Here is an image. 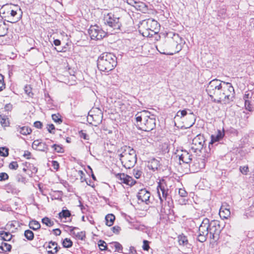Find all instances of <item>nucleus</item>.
<instances>
[{
	"label": "nucleus",
	"mask_w": 254,
	"mask_h": 254,
	"mask_svg": "<svg viewBox=\"0 0 254 254\" xmlns=\"http://www.w3.org/2000/svg\"><path fill=\"white\" fill-rule=\"evenodd\" d=\"M22 11L18 5L6 4L0 9V14L5 21L12 23L19 21L22 17Z\"/></svg>",
	"instance_id": "obj_1"
},
{
	"label": "nucleus",
	"mask_w": 254,
	"mask_h": 254,
	"mask_svg": "<svg viewBox=\"0 0 254 254\" xmlns=\"http://www.w3.org/2000/svg\"><path fill=\"white\" fill-rule=\"evenodd\" d=\"M97 64L100 71L109 72L117 66V58L113 53H103L99 56Z\"/></svg>",
	"instance_id": "obj_2"
},
{
	"label": "nucleus",
	"mask_w": 254,
	"mask_h": 254,
	"mask_svg": "<svg viewBox=\"0 0 254 254\" xmlns=\"http://www.w3.org/2000/svg\"><path fill=\"white\" fill-rule=\"evenodd\" d=\"M122 164L126 168H130L136 162L137 157L135 150L130 146H124L117 150Z\"/></svg>",
	"instance_id": "obj_3"
},
{
	"label": "nucleus",
	"mask_w": 254,
	"mask_h": 254,
	"mask_svg": "<svg viewBox=\"0 0 254 254\" xmlns=\"http://www.w3.org/2000/svg\"><path fill=\"white\" fill-rule=\"evenodd\" d=\"M222 228L220 225V221L213 220L210 222L209 221V238L214 242L219 239V234Z\"/></svg>",
	"instance_id": "obj_4"
},
{
	"label": "nucleus",
	"mask_w": 254,
	"mask_h": 254,
	"mask_svg": "<svg viewBox=\"0 0 254 254\" xmlns=\"http://www.w3.org/2000/svg\"><path fill=\"white\" fill-rule=\"evenodd\" d=\"M162 161V157L158 158H152L147 163V167L156 173H162L164 171L169 172V170L166 168V166H163L160 163V161Z\"/></svg>",
	"instance_id": "obj_5"
},
{
	"label": "nucleus",
	"mask_w": 254,
	"mask_h": 254,
	"mask_svg": "<svg viewBox=\"0 0 254 254\" xmlns=\"http://www.w3.org/2000/svg\"><path fill=\"white\" fill-rule=\"evenodd\" d=\"M104 20L106 25L114 30H120L122 26V24L120 22V18L112 13H108L107 15H105Z\"/></svg>",
	"instance_id": "obj_6"
},
{
	"label": "nucleus",
	"mask_w": 254,
	"mask_h": 254,
	"mask_svg": "<svg viewBox=\"0 0 254 254\" xmlns=\"http://www.w3.org/2000/svg\"><path fill=\"white\" fill-rule=\"evenodd\" d=\"M198 235L197 240L203 243L207 239V237L209 234V219L205 218L203 219L198 229Z\"/></svg>",
	"instance_id": "obj_7"
},
{
	"label": "nucleus",
	"mask_w": 254,
	"mask_h": 254,
	"mask_svg": "<svg viewBox=\"0 0 254 254\" xmlns=\"http://www.w3.org/2000/svg\"><path fill=\"white\" fill-rule=\"evenodd\" d=\"M166 179H163L159 181L157 188V194L159 198L160 204H162L164 200L169 199L170 198L168 197V189L166 188Z\"/></svg>",
	"instance_id": "obj_8"
},
{
	"label": "nucleus",
	"mask_w": 254,
	"mask_h": 254,
	"mask_svg": "<svg viewBox=\"0 0 254 254\" xmlns=\"http://www.w3.org/2000/svg\"><path fill=\"white\" fill-rule=\"evenodd\" d=\"M88 33L92 40H99L104 38L107 33L98 25H91L88 29Z\"/></svg>",
	"instance_id": "obj_9"
},
{
	"label": "nucleus",
	"mask_w": 254,
	"mask_h": 254,
	"mask_svg": "<svg viewBox=\"0 0 254 254\" xmlns=\"http://www.w3.org/2000/svg\"><path fill=\"white\" fill-rule=\"evenodd\" d=\"M205 142V138L203 135L200 134L196 135L193 139L190 147V150L197 154L201 152Z\"/></svg>",
	"instance_id": "obj_10"
},
{
	"label": "nucleus",
	"mask_w": 254,
	"mask_h": 254,
	"mask_svg": "<svg viewBox=\"0 0 254 254\" xmlns=\"http://www.w3.org/2000/svg\"><path fill=\"white\" fill-rule=\"evenodd\" d=\"M222 83L220 80L214 79L210 81L207 86L206 91L211 99L213 98V94L217 90L222 89Z\"/></svg>",
	"instance_id": "obj_11"
},
{
	"label": "nucleus",
	"mask_w": 254,
	"mask_h": 254,
	"mask_svg": "<svg viewBox=\"0 0 254 254\" xmlns=\"http://www.w3.org/2000/svg\"><path fill=\"white\" fill-rule=\"evenodd\" d=\"M156 127V119L154 115H148V117L145 118L143 122L142 127L141 129L145 131H150Z\"/></svg>",
	"instance_id": "obj_12"
},
{
	"label": "nucleus",
	"mask_w": 254,
	"mask_h": 254,
	"mask_svg": "<svg viewBox=\"0 0 254 254\" xmlns=\"http://www.w3.org/2000/svg\"><path fill=\"white\" fill-rule=\"evenodd\" d=\"M170 144L167 142L162 143L160 146L159 155L161 156L162 159L163 158L165 160L169 161L171 158L170 151Z\"/></svg>",
	"instance_id": "obj_13"
},
{
	"label": "nucleus",
	"mask_w": 254,
	"mask_h": 254,
	"mask_svg": "<svg viewBox=\"0 0 254 254\" xmlns=\"http://www.w3.org/2000/svg\"><path fill=\"white\" fill-rule=\"evenodd\" d=\"M182 153L178 154L180 164H181V161L183 163L188 164L192 160V155L186 150H182Z\"/></svg>",
	"instance_id": "obj_14"
},
{
	"label": "nucleus",
	"mask_w": 254,
	"mask_h": 254,
	"mask_svg": "<svg viewBox=\"0 0 254 254\" xmlns=\"http://www.w3.org/2000/svg\"><path fill=\"white\" fill-rule=\"evenodd\" d=\"M150 196V192L146 189L140 190L137 195L138 199L141 202H144L146 204H148L149 202Z\"/></svg>",
	"instance_id": "obj_15"
},
{
	"label": "nucleus",
	"mask_w": 254,
	"mask_h": 254,
	"mask_svg": "<svg viewBox=\"0 0 254 254\" xmlns=\"http://www.w3.org/2000/svg\"><path fill=\"white\" fill-rule=\"evenodd\" d=\"M230 206L227 203H223L220 208V216L224 219H226L230 216Z\"/></svg>",
	"instance_id": "obj_16"
},
{
	"label": "nucleus",
	"mask_w": 254,
	"mask_h": 254,
	"mask_svg": "<svg viewBox=\"0 0 254 254\" xmlns=\"http://www.w3.org/2000/svg\"><path fill=\"white\" fill-rule=\"evenodd\" d=\"M119 180L121 184H124L128 186H132L135 183V181L130 176H116Z\"/></svg>",
	"instance_id": "obj_17"
},
{
	"label": "nucleus",
	"mask_w": 254,
	"mask_h": 254,
	"mask_svg": "<svg viewBox=\"0 0 254 254\" xmlns=\"http://www.w3.org/2000/svg\"><path fill=\"white\" fill-rule=\"evenodd\" d=\"M225 133L224 129L221 131L220 129L217 130L216 134H212L211 136V141L209 142V147H210V144H212L213 143L219 141L221 140L224 136Z\"/></svg>",
	"instance_id": "obj_18"
},
{
	"label": "nucleus",
	"mask_w": 254,
	"mask_h": 254,
	"mask_svg": "<svg viewBox=\"0 0 254 254\" xmlns=\"http://www.w3.org/2000/svg\"><path fill=\"white\" fill-rule=\"evenodd\" d=\"M150 114V113L148 111H142L140 112H138L135 115V119L136 121V123L137 125H139L138 123H140V125H143V123H142V121L144 122V120H145V118L148 117V115Z\"/></svg>",
	"instance_id": "obj_19"
},
{
	"label": "nucleus",
	"mask_w": 254,
	"mask_h": 254,
	"mask_svg": "<svg viewBox=\"0 0 254 254\" xmlns=\"http://www.w3.org/2000/svg\"><path fill=\"white\" fill-rule=\"evenodd\" d=\"M70 230L71 234L75 236L78 239L83 240L85 238V233L83 231L76 232L75 230H78V228L74 227H70Z\"/></svg>",
	"instance_id": "obj_20"
},
{
	"label": "nucleus",
	"mask_w": 254,
	"mask_h": 254,
	"mask_svg": "<svg viewBox=\"0 0 254 254\" xmlns=\"http://www.w3.org/2000/svg\"><path fill=\"white\" fill-rule=\"evenodd\" d=\"M16 129L17 131H19L21 134L26 135L30 134L32 132V129L28 127H21L20 126H16Z\"/></svg>",
	"instance_id": "obj_21"
},
{
	"label": "nucleus",
	"mask_w": 254,
	"mask_h": 254,
	"mask_svg": "<svg viewBox=\"0 0 254 254\" xmlns=\"http://www.w3.org/2000/svg\"><path fill=\"white\" fill-rule=\"evenodd\" d=\"M228 17L226 12V9L224 8L220 9L217 12V17L218 19H225Z\"/></svg>",
	"instance_id": "obj_22"
},
{
	"label": "nucleus",
	"mask_w": 254,
	"mask_h": 254,
	"mask_svg": "<svg viewBox=\"0 0 254 254\" xmlns=\"http://www.w3.org/2000/svg\"><path fill=\"white\" fill-rule=\"evenodd\" d=\"M222 83H223V84L225 85L224 86H223L224 89L225 90H227L228 92L230 93V94L235 95V91L234 88L233 87L231 83L229 82H226L225 81H222Z\"/></svg>",
	"instance_id": "obj_23"
},
{
	"label": "nucleus",
	"mask_w": 254,
	"mask_h": 254,
	"mask_svg": "<svg viewBox=\"0 0 254 254\" xmlns=\"http://www.w3.org/2000/svg\"><path fill=\"white\" fill-rule=\"evenodd\" d=\"M0 124L3 127L9 126V119L6 115H0Z\"/></svg>",
	"instance_id": "obj_24"
},
{
	"label": "nucleus",
	"mask_w": 254,
	"mask_h": 254,
	"mask_svg": "<svg viewBox=\"0 0 254 254\" xmlns=\"http://www.w3.org/2000/svg\"><path fill=\"white\" fill-rule=\"evenodd\" d=\"M115 219V216L112 214H109L105 217L106 224L108 226L113 225Z\"/></svg>",
	"instance_id": "obj_25"
},
{
	"label": "nucleus",
	"mask_w": 254,
	"mask_h": 254,
	"mask_svg": "<svg viewBox=\"0 0 254 254\" xmlns=\"http://www.w3.org/2000/svg\"><path fill=\"white\" fill-rule=\"evenodd\" d=\"M85 176H81V182H83L84 181H85L87 185L91 186L92 188H94L95 186V184L94 182L91 180L90 176H88L89 178H85Z\"/></svg>",
	"instance_id": "obj_26"
},
{
	"label": "nucleus",
	"mask_w": 254,
	"mask_h": 254,
	"mask_svg": "<svg viewBox=\"0 0 254 254\" xmlns=\"http://www.w3.org/2000/svg\"><path fill=\"white\" fill-rule=\"evenodd\" d=\"M5 22L0 19V37L5 36L8 31V28L4 27Z\"/></svg>",
	"instance_id": "obj_27"
},
{
	"label": "nucleus",
	"mask_w": 254,
	"mask_h": 254,
	"mask_svg": "<svg viewBox=\"0 0 254 254\" xmlns=\"http://www.w3.org/2000/svg\"><path fill=\"white\" fill-rule=\"evenodd\" d=\"M1 239L5 241H9L12 238V235L8 232L1 231L0 232Z\"/></svg>",
	"instance_id": "obj_28"
},
{
	"label": "nucleus",
	"mask_w": 254,
	"mask_h": 254,
	"mask_svg": "<svg viewBox=\"0 0 254 254\" xmlns=\"http://www.w3.org/2000/svg\"><path fill=\"white\" fill-rule=\"evenodd\" d=\"M134 3L136 4L135 6L136 8L140 11H143L148 10V6L143 2H137L136 1H133Z\"/></svg>",
	"instance_id": "obj_29"
},
{
	"label": "nucleus",
	"mask_w": 254,
	"mask_h": 254,
	"mask_svg": "<svg viewBox=\"0 0 254 254\" xmlns=\"http://www.w3.org/2000/svg\"><path fill=\"white\" fill-rule=\"evenodd\" d=\"M156 34V32L149 28H147L144 31L142 32V35L145 37H152Z\"/></svg>",
	"instance_id": "obj_30"
},
{
	"label": "nucleus",
	"mask_w": 254,
	"mask_h": 254,
	"mask_svg": "<svg viewBox=\"0 0 254 254\" xmlns=\"http://www.w3.org/2000/svg\"><path fill=\"white\" fill-rule=\"evenodd\" d=\"M29 227L34 230H37L40 228V224L36 220H32L30 221L29 224Z\"/></svg>",
	"instance_id": "obj_31"
},
{
	"label": "nucleus",
	"mask_w": 254,
	"mask_h": 254,
	"mask_svg": "<svg viewBox=\"0 0 254 254\" xmlns=\"http://www.w3.org/2000/svg\"><path fill=\"white\" fill-rule=\"evenodd\" d=\"M178 242L180 245L186 246L188 244L187 237L184 235H180L178 237Z\"/></svg>",
	"instance_id": "obj_32"
},
{
	"label": "nucleus",
	"mask_w": 254,
	"mask_h": 254,
	"mask_svg": "<svg viewBox=\"0 0 254 254\" xmlns=\"http://www.w3.org/2000/svg\"><path fill=\"white\" fill-rule=\"evenodd\" d=\"M62 245L64 248H69L72 246L73 243L70 239L65 238L63 240Z\"/></svg>",
	"instance_id": "obj_33"
},
{
	"label": "nucleus",
	"mask_w": 254,
	"mask_h": 254,
	"mask_svg": "<svg viewBox=\"0 0 254 254\" xmlns=\"http://www.w3.org/2000/svg\"><path fill=\"white\" fill-rule=\"evenodd\" d=\"M43 224H45L47 226L52 227L54 225V222L48 217H45L42 219Z\"/></svg>",
	"instance_id": "obj_34"
},
{
	"label": "nucleus",
	"mask_w": 254,
	"mask_h": 254,
	"mask_svg": "<svg viewBox=\"0 0 254 254\" xmlns=\"http://www.w3.org/2000/svg\"><path fill=\"white\" fill-rule=\"evenodd\" d=\"M52 120L56 123L60 124L63 122V119L61 118V116L59 114H53L52 115Z\"/></svg>",
	"instance_id": "obj_35"
},
{
	"label": "nucleus",
	"mask_w": 254,
	"mask_h": 254,
	"mask_svg": "<svg viewBox=\"0 0 254 254\" xmlns=\"http://www.w3.org/2000/svg\"><path fill=\"white\" fill-rule=\"evenodd\" d=\"M59 217L62 218H67L69 217L71 215V213L68 210H63L61 212L59 213Z\"/></svg>",
	"instance_id": "obj_36"
},
{
	"label": "nucleus",
	"mask_w": 254,
	"mask_h": 254,
	"mask_svg": "<svg viewBox=\"0 0 254 254\" xmlns=\"http://www.w3.org/2000/svg\"><path fill=\"white\" fill-rule=\"evenodd\" d=\"M223 97H224V103L226 104L228 103L230 101L233 100V99L235 98V95L227 94V93L226 92V94L224 95Z\"/></svg>",
	"instance_id": "obj_37"
},
{
	"label": "nucleus",
	"mask_w": 254,
	"mask_h": 254,
	"mask_svg": "<svg viewBox=\"0 0 254 254\" xmlns=\"http://www.w3.org/2000/svg\"><path fill=\"white\" fill-rule=\"evenodd\" d=\"M24 236L26 239L29 241H31L34 239V233L30 230L25 231Z\"/></svg>",
	"instance_id": "obj_38"
},
{
	"label": "nucleus",
	"mask_w": 254,
	"mask_h": 254,
	"mask_svg": "<svg viewBox=\"0 0 254 254\" xmlns=\"http://www.w3.org/2000/svg\"><path fill=\"white\" fill-rule=\"evenodd\" d=\"M110 245H114L115 248V251L118 252H120L123 250V247L119 242H113L109 244Z\"/></svg>",
	"instance_id": "obj_39"
},
{
	"label": "nucleus",
	"mask_w": 254,
	"mask_h": 254,
	"mask_svg": "<svg viewBox=\"0 0 254 254\" xmlns=\"http://www.w3.org/2000/svg\"><path fill=\"white\" fill-rule=\"evenodd\" d=\"M9 154V149L6 147H0V155L3 157H6Z\"/></svg>",
	"instance_id": "obj_40"
},
{
	"label": "nucleus",
	"mask_w": 254,
	"mask_h": 254,
	"mask_svg": "<svg viewBox=\"0 0 254 254\" xmlns=\"http://www.w3.org/2000/svg\"><path fill=\"white\" fill-rule=\"evenodd\" d=\"M225 94H226V90L224 89L223 86H222V89H219L215 92L213 94V96H215L216 97H222V98H223Z\"/></svg>",
	"instance_id": "obj_41"
},
{
	"label": "nucleus",
	"mask_w": 254,
	"mask_h": 254,
	"mask_svg": "<svg viewBox=\"0 0 254 254\" xmlns=\"http://www.w3.org/2000/svg\"><path fill=\"white\" fill-rule=\"evenodd\" d=\"M38 150L47 152L49 150L48 144L45 142H42V143L40 144V146L38 147Z\"/></svg>",
	"instance_id": "obj_42"
},
{
	"label": "nucleus",
	"mask_w": 254,
	"mask_h": 254,
	"mask_svg": "<svg viewBox=\"0 0 254 254\" xmlns=\"http://www.w3.org/2000/svg\"><path fill=\"white\" fill-rule=\"evenodd\" d=\"M52 147L54 149V150L58 153L64 152V148L61 145L54 144L52 146Z\"/></svg>",
	"instance_id": "obj_43"
},
{
	"label": "nucleus",
	"mask_w": 254,
	"mask_h": 254,
	"mask_svg": "<svg viewBox=\"0 0 254 254\" xmlns=\"http://www.w3.org/2000/svg\"><path fill=\"white\" fill-rule=\"evenodd\" d=\"M98 246L99 247L101 251H104L107 250V247L106 246V243L105 241L103 240H100L98 242Z\"/></svg>",
	"instance_id": "obj_44"
},
{
	"label": "nucleus",
	"mask_w": 254,
	"mask_h": 254,
	"mask_svg": "<svg viewBox=\"0 0 254 254\" xmlns=\"http://www.w3.org/2000/svg\"><path fill=\"white\" fill-rule=\"evenodd\" d=\"M24 91L26 94L30 97H32L33 93L32 92V88L30 86L26 85L24 88Z\"/></svg>",
	"instance_id": "obj_45"
},
{
	"label": "nucleus",
	"mask_w": 254,
	"mask_h": 254,
	"mask_svg": "<svg viewBox=\"0 0 254 254\" xmlns=\"http://www.w3.org/2000/svg\"><path fill=\"white\" fill-rule=\"evenodd\" d=\"M29 168L27 169H26L25 168H23V170L24 171H29L30 170L31 172V174H35L37 172V171H38V169L34 167L33 165H29Z\"/></svg>",
	"instance_id": "obj_46"
},
{
	"label": "nucleus",
	"mask_w": 254,
	"mask_h": 254,
	"mask_svg": "<svg viewBox=\"0 0 254 254\" xmlns=\"http://www.w3.org/2000/svg\"><path fill=\"white\" fill-rule=\"evenodd\" d=\"M78 134L80 138H82L85 140H89V135L86 133H85L83 130H81L79 131Z\"/></svg>",
	"instance_id": "obj_47"
},
{
	"label": "nucleus",
	"mask_w": 254,
	"mask_h": 254,
	"mask_svg": "<svg viewBox=\"0 0 254 254\" xmlns=\"http://www.w3.org/2000/svg\"><path fill=\"white\" fill-rule=\"evenodd\" d=\"M245 107L246 110L247 111L249 112H252L253 111L252 105L251 104V101L250 100H246L245 101Z\"/></svg>",
	"instance_id": "obj_48"
},
{
	"label": "nucleus",
	"mask_w": 254,
	"mask_h": 254,
	"mask_svg": "<svg viewBox=\"0 0 254 254\" xmlns=\"http://www.w3.org/2000/svg\"><path fill=\"white\" fill-rule=\"evenodd\" d=\"M4 88V76L1 74H0V91L3 90Z\"/></svg>",
	"instance_id": "obj_49"
},
{
	"label": "nucleus",
	"mask_w": 254,
	"mask_h": 254,
	"mask_svg": "<svg viewBox=\"0 0 254 254\" xmlns=\"http://www.w3.org/2000/svg\"><path fill=\"white\" fill-rule=\"evenodd\" d=\"M239 170L243 175H247V173L249 172V167L247 165L244 166H240Z\"/></svg>",
	"instance_id": "obj_50"
},
{
	"label": "nucleus",
	"mask_w": 254,
	"mask_h": 254,
	"mask_svg": "<svg viewBox=\"0 0 254 254\" xmlns=\"http://www.w3.org/2000/svg\"><path fill=\"white\" fill-rule=\"evenodd\" d=\"M47 129L49 133L52 134H55L54 130L55 129V126L51 124L47 125Z\"/></svg>",
	"instance_id": "obj_51"
},
{
	"label": "nucleus",
	"mask_w": 254,
	"mask_h": 254,
	"mask_svg": "<svg viewBox=\"0 0 254 254\" xmlns=\"http://www.w3.org/2000/svg\"><path fill=\"white\" fill-rule=\"evenodd\" d=\"M142 249L144 251H148L150 248L149 246V242L147 240H143Z\"/></svg>",
	"instance_id": "obj_52"
},
{
	"label": "nucleus",
	"mask_w": 254,
	"mask_h": 254,
	"mask_svg": "<svg viewBox=\"0 0 254 254\" xmlns=\"http://www.w3.org/2000/svg\"><path fill=\"white\" fill-rule=\"evenodd\" d=\"M187 115V111L186 110H180L177 112V116L180 117L181 118Z\"/></svg>",
	"instance_id": "obj_53"
},
{
	"label": "nucleus",
	"mask_w": 254,
	"mask_h": 254,
	"mask_svg": "<svg viewBox=\"0 0 254 254\" xmlns=\"http://www.w3.org/2000/svg\"><path fill=\"white\" fill-rule=\"evenodd\" d=\"M2 245H3L4 249H3V251L4 252H9L11 251V246L10 245L6 243H2Z\"/></svg>",
	"instance_id": "obj_54"
},
{
	"label": "nucleus",
	"mask_w": 254,
	"mask_h": 254,
	"mask_svg": "<svg viewBox=\"0 0 254 254\" xmlns=\"http://www.w3.org/2000/svg\"><path fill=\"white\" fill-rule=\"evenodd\" d=\"M42 142H40L39 140H34L32 144V147L35 149H37L38 147L40 146V144L42 143Z\"/></svg>",
	"instance_id": "obj_55"
},
{
	"label": "nucleus",
	"mask_w": 254,
	"mask_h": 254,
	"mask_svg": "<svg viewBox=\"0 0 254 254\" xmlns=\"http://www.w3.org/2000/svg\"><path fill=\"white\" fill-rule=\"evenodd\" d=\"M18 167V164L17 162L13 161L9 165V168L10 169L16 170Z\"/></svg>",
	"instance_id": "obj_56"
},
{
	"label": "nucleus",
	"mask_w": 254,
	"mask_h": 254,
	"mask_svg": "<svg viewBox=\"0 0 254 254\" xmlns=\"http://www.w3.org/2000/svg\"><path fill=\"white\" fill-rule=\"evenodd\" d=\"M34 126L37 128L41 129L43 127V124L40 121H36L34 123Z\"/></svg>",
	"instance_id": "obj_57"
},
{
	"label": "nucleus",
	"mask_w": 254,
	"mask_h": 254,
	"mask_svg": "<svg viewBox=\"0 0 254 254\" xmlns=\"http://www.w3.org/2000/svg\"><path fill=\"white\" fill-rule=\"evenodd\" d=\"M179 194L181 197H185L187 195V192L184 189H180L179 190Z\"/></svg>",
	"instance_id": "obj_58"
},
{
	"label": "nucleus",
	"mask_w": 254,
	"mask_h": 254,
	"mask_svg": "<svg viewBox=\"0 0 254 254\" xmlns=\"http://www.w3.org/2000/svg\"><path fill=\"white\" fill-rule=\"evenodd\" d=\"M85 171L88 175H94L92 169L89 166H87V168H85Z\"/></svg>",
	"instance_id": "obj_59"
},
{
	"label": "nucleus",
	"mask_w": 254,
	"mask_h": 254,
	"mask_svg": "<svg viewBox=\"0 0 254 254\" xmlns=\"http://www.w3.org/2000/svg\"><path fill=\"white\" fill-rule=\"evenodd\" d=\"M112 229L113 233L117 234H119L121 230V228L118 226H114Z\"/></svg>",
	"instance_id": "obj_60"
},
{
	"label": "nucleus",
	"mask_w": 254,
	"mask_h": 254,
	"mask_svg": "<svg viewBox=\"0 0 254 254\" xmlns=\"http://www.w3.org/2000/svg\"><path fill=\"white\" fill-rule=\"evenodd\" d=\"M252 94L246 92L243 96V99L245 100V101H246V100H249V99L252 98Z\"/></svg>",
	"instance_id": "obj_61"
},
{
	"label": "nucleus",
	"mask_w": 254,
	"mask_h": 254,
	"mask_svg": "<svg viewBox=\"0 0 254 254\" xmlns=\"http://www.w3.org/2000/svg\"><path fill=\"white\" fill-rule=\"evenodd\" d=\"M52 165L54 168V169L58 170V169L59 167V164L58 162L57 161H52Z\"/></svg>",
	"instance_id": "obj_62"
},
{
	"label": "nucleus",
	"mask_w": 254,
	"mask_h": 254,
	"mask_svg": "<svg viewBox=\"0 0 254 254\" xmlns=\"http://www.w3.org/2000/svg\"><path fill=\"white\" fill-rule=\"evenodd\" d=\"M45 98L48 103H50L51 102L52 99L51 98L50 96L49 95V94L48 93L45 94Z\"/></svg>",
	"instance_id": "obj_63"
},
{
	"label": "nucleus",
	"mask_w": 254,
	"mask_h": 254,
	"mask_svg": "<svg viewBox=\"0 0 254 254\" xmlns=\"http://www.w3.org/2000/svg\"><path fill=\"white\" fill-rule=\"evenodd\" d=\"M218 99H211L212 100V101L213 102H215V103H218V104H220L221 103V101H222V97H217Z\"/></svg>",
	"instance_id": "obj_64"
}]
</instances>
